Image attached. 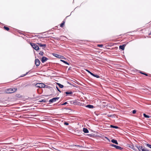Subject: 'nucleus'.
I'll return each instance as SVG.
<instances>
[{
	"label": "nucleus",
	"instance_id": "f257e3e1",
	"mask_svg": "<svg viewBox=\"0 0 151 151\" xmlns=\"http://www.w3.org/2000/svg\"><path fill=\"white\" fill-rule=\"evenodd\" d=\"M16 90L17 89L15 88H12L6 89L5 92L7 93H11L15 92Z\"/></svg>",
	"mask_w": 151,
	"mask_h": 151
},
{
	"label": "nucleus",
	"instance_id": "f03ea898",
	"mask_svg": "<svg viewBox=\"0 0 151 151\" xmlns=\"http://www.w3.org/2000/svg\"><path fill=\"white\" fill-rule=\"evenodd\" d=\"M30 44L31 46L33 48L36 50H39V47L33 43H31Z\"/></svg>",
	"mask_w": 151,
	"mask_h": 151
},
{
	"label": "nucleus",
	"instance_id": "7ed1b4c3",
	"mask_svg": "<svg viewBox=\"0 0 151 151\" xmlns=\"http://www.w3.org/2000/svg\"><path fill=\"white\" fill-rule=\"evenodd\" d=\"M35 86L37 87L43 88L45 86V85L43 83H37L35 85Z\"/></svg>",
	"mask_w": 151,
	"mask_h": 151
},
{
	"label": "nucleus",
	"instance_id": "20e7f679",
	"mask_svg": "<svg viewBox=\"0 0 151 151\" xmlns=\"http://www.w3.org/2000/svg\"><path fill=\"white\" fill-rule=\"evenodd\" d=\"M32 37H36L37 38H53L52 37H43L42 36H40L39 35H35V34H32V35H31Z\"/></svg>",
	"mask_w": 151,
	"mask_h": 151
},
{
	"label": "nucleus",
	"instance_id": "39448f33",
	"mask_svg": "<svg viewBox=\"0 0 151 151\" xmlns=\"http://www.w3.org/2000/svg\"><path fill=\"white\" fill-rule=\"evenodd\" d=\"M127 146L131 148L132 149L134 150L135 151H137V149H136V146L134 147L133 146V145L128 144L127 145Z\"/></svg>",
	"mask_w": 151,
	"mask_h": 151
},
{
	"label": "nucleus",
	"instance_id": "423d86ee",
	"mask_svg": "<svg viewBox=\"0 0 151 151\" xmlns=\"http://www.w3.org/2000/svg\"><path fill=\"white\" fill-rule=\"evenodd\" d=\"M59 99V97L54 98L50 100L49 101V102L50 103L54 102H55L56 101L58 100Z\"/></svg>",
	"mask_w": 151,
	"mask_h": 151
},
{
	"label": "nucleus",
	"instance_id": "0eeeda50",
	"mask_svg": "<svg viewBox=\"0 0 151 151\" xmlns=\"http://www.w3.org/2000/svg\"><path fill=\"white\" fill-rule=\"evenodd\" d=\"M136 148L138 149L139 151H144L145 149L142 148V147L139 146H136Z\"/></svg>",
	"mask_w": 151,
	"mask_h": 151
},
{
	"label": "nucleus",
	"instance_id": "6e6552de",
	"mask_svg": "<svg viewBox=\"0 0 151 151\" xmlns=\"http://www.w3.org/2000/svg\"><path fill=\"white\" fill-rule=\"evenodd\" d=\"M35 63L36 66H38L40 65V62L39 59H36L35 60Z\"/></svg>",
	"mask_w": 151,
	"mask_h": 151
},
{
	"label": "nucleus",
	"instance_id": "1a4fd4ad",
	"mask_svg": "<svg viewBox=\"0 0 151 151\" xmlns=\"http://www.w3.org/2000/svg\"><path fill=\"white\" fill-rule=\"evenodd\" d=\"M111 145V146L114 147L118 149L121 150L122 149V148L121 147L115 145H114L113 144Z\"/></svg>",
	"mask_w": 151,
	"mask_h": 151
},
{
	"label": "nucleus",
	"instance_id": "9d476101",
	"mask_svg": "<svg viewBox=\"0 0 151 151\" xmlns=\"http://www.w3.org/2000/svg\"><path fill=\"white\" fill-rule=\"evenodd\" d=\"M48 59L45 57H43L41 60V61L42 63H44Z\"/></svg>",
	"mask_w": 151,
	"mask_h": 151
},
{
	"label": "nucleus",
	"instance_id": "9b49d317",
	"mask_svg": "<svg viewBox=\"0 0 151 151\" xmlns=\"http://www.w3.org/2000/svg\"><path fill=\"white\" fill-rule=\"evenodd\" d=\"M111 142L113 143L116 144V145H118V142H117V141L116 140H115L114 139H112L111 140Z\"/></svg>",
	"mask_w": 151,
	"mask_h": 151
},
{
	"label": "nucleus",
	"instance_id": "f8f14e48",
	"mask_svg": "<svg viewBox=\"0 0 151 151\" xmlns=\"http://www.w3.org/2000/svg\"><path fill=\"white\" fill-rule=\"evenodd\" d=\"M83 132L85 133H88V130L86 128H83Z\"/></svg>",
	"mask_w": 151,
	"mask_h": 151
},
{
	"label": "nucleus",
	"instance_id": "ddd939ff",
	"mask_svg": "<svg viewBox=\"0 0 151 151\" xmlns=\"http://www.w3.org/2000/svg\"><path fill=\"white\" fill-rule=\"evenodd\" d=\"M86 107L89 108H92L93 107V105H88L86 106Z\"/></svg>",
	"mask_w": 151,
	"mask_h": 151
},
{
	"label": "nucleus",
	"instance_id": "4468645a",
	"mask_svg": "<svg viewBox=\"0 0 151 151\" xmlns=\"http://www.w3.org/2000/svg\"><path fill=\"white\" fill-rule=\"evenodd\" d=\"M124 45H123L122 46H120L119 47L120 49H122V50H124Z\"/></svg>",
	"mask_w": 151,
	"mask_h": 151
},
{
	"label": "nucleus",
	"instance_id": "2eb2a0df",
	"mask_svg": "<svg viewBox=\"0 0 151 151\" xmlns=\"http://www.w3.org/2000/svg\"><path fill=\"white\" fill-rule=\"evenodd\" d=\"M65 22L64 21H63L62 22V23L60 24V27H63V25H64V24H65Z\"/></svg>",
	"mask_w": 151,
	"mask_h": 151
},
{
	"label": "nucleus",
	"instance_id": "dca6fc26",
	"mask_svg": "<svg viewBox=\"0 0 151 151\" xmlns=\"http://www.w3.org/2000/svg\"><path fill=\"white\" fill-rule=\"evenodd\" d=\"M59 87L60 88H62L63 87V85L61 84H60L59 83H57Z\"/></svg>",
	"mask_w": 151,
	"mask_h": 151
},
{
	"label": "nucleus",
	"instance_id": "f3484780",
	"mask_svg": "<svg viewBox=\"0 0 151 151\" xmlns=\"http://www.w3.org/2000/svg\"><path fill=\"white\" fill-rule=\"evenodd\" d=\"M53 55H54L55 56V57H56V58H59V56H60V55L58 54H53Z\"/></svg>",
	"mask_w": 151,
	"mask_h": 151
},
{
	"label": "nucleus",
	"instance_id": "a211bd4d",
	"mask_svg": "<svg viewBox=\"0 0 151 151\" xmlns=\"http://www.w3.org/2000/svg\"><path fill=\"white\" fill-rule=\"evenodd\" d=\"M110 127H112V128H116V129H117V128H118V127H117V126H113V125H111L110 126Z\"/></svg>",
	"mask_w": 151,
	"mask_h": 151
},
{
	"label": "nucleus",
	"instance_id": "6ab92c4d",
	"mask_svg": "<svg viewBox=\"0 0 151 151\" xmlns=\"http://www.w3.org/2000/svg\"><path fill=\"white\" fill-rule=\"evenodd\" d=\"M4 28L6 30H7V31H8L9 30V28H8V27H5V26H4Z\"/></svg>",
	"mask_w": 151,
	"mask_h": 151
},
{
	"label": "nucleus",
	"instance_id": "aec40b11",
	"mask_svg": "<svg viewBox=\"0 0 151 151\" xmlns=\"http://www.w3.org/2000/svg\"><path fill=\"white\" fill-rule=\"evenodd\" d=\"M60 61H62V62H63L64 63H65V64H66L68 65H69V64L67 63V62H66L65 61H64L63 60H60Z\"/></svg>",
	"mask_w": 151,
	"mask_h": 151
},
{
	"label": "nucleus",
	"instance_id": "412c9836",
	"mask_svg": "<svg viewBox=\"0 0 151 151\" xmlns=\"http://www.w3.org/2000/svg\"><path fill=\"white\" fill-rule=\"evenodd\" d=\"M65 93L67 94H70L72 93V92L71 91L70 92H66Z\"/></svg>",
	"mask_w": 151,
	"mask_h": 151
},
{
	"label": "nucleus",
	"instance_id": "4be33fe9",
	"mask_svg": "<svg viewBox=\"0 0 151 151\" xmlns=\"http://www.w3.org/2000/svg\"><path fill=\"white\" fill-rule=\"evenodd\" d=\"M144 116L146 118H149L150 116L147 115H146L145 114H143Z\"/></svg>",
	"mask_w": 151,
	"mask_h": 151
},
{
	"label": "nucleus",
	"instance_id": "5701e85b",
	"mask_svg": "<svg viewBox=\"0 0 151 151\" xmlns=\"http://www.w3.org/2000/svg\"><path fill=\"white\" fill-rule=\"evenodd\" d=\"M86 70L88 72V73H90L91 75H93V74L90 72L89 71L87 70Z\"/></svg>",
	"mask_w": 151,
	"mask_h": 151
},
{
	"label": "nucleus",
	"instance_id": "b1692460",
	"mask_svg": "<svg viewBox=\"0 0 151 151\" xmlns=\"http://www.w3.org/2000/svg\"><path fill=\"white\" fill-rule=\"evenodd\" d=\"M92 76L95 77H96L97 78H99V76H98V75H95V74H93V75H92Z\"/></svg>",
	"mask_w": 151,
	"mask_h": 151
},
{
	"label": "nucleus",
	"instance_id": "393cba45",
	"mask_svg": "<svg viewBox=\"0 0 151 151\" xmlns=\"http://www.w3.org/2000/svg\"><path fill=\"white\" fill-rule=\"evenodd\" d=\"M39 54L40 55H42V56L43 55V54H44V53L42 52H41V51H40L39 53Z\"/></svg>",
	"mask_w": 151,
	"mask_h": 151
},
{
	"label": "nucleus",
	"instance_id": "a878e982",
	"mask_svg": "<svg viewBox=\"0 0 151 151\" xmlns=\"http://www.w3.org/2000/svg\"><path fill=\"white\" fill-rule=\"evenodd\" d=\"M146 145L148 147H149L151 148V145H149V144H147Z\"/></svg>",
	"mask_w": 151,
	"mask_h": 151
},
{
	"label": "nucleus",
	"instance_id": "bb28decb",
	"mask_svg": "<svg viewBox=\"0 0 151 151\" xmlns=\"http://www.w3.org/2000/svg\"><path fill=\"white\" fill-rule=\"evenodd\" d=\"M59 58H62L63 59L64 58V57L63 56L60 55L59 57Z\"/></svg>",
	"mask_w": 151,
	"mask_h": 151
},
{
	"label": "nucleus",
	"instance_id": "cd10ccee",
	"mask_svg": "<svg viewBox=\"0 0 151 151\" xmlns=\"http://www.w3.org/2000/svg\"><path fill=\"white\" fill-rule=\"evenodd\" d=\"M39 45H40V46H41V47H42V46H45V45H42V44H39Z\"/></svg>",
	"mask_w": 151,
	"mask_h": 151
},
{
	"label": "nucleus",
	"instance_id": "c85d7f7f",
	"mask_svg": "<svg viewBox=\"0 0 151 151\" xmlns=\"http://www.w3.org/2000/svg\"><path fill=\"white\" fill-rule=\"evenodd\" d=\"M98 47H101L103 46V45H97Z\"/></svg>",
	"mask_w": 151,
	"mask_h": 151
},
{
	"label": "nucleus",
	"instance_id": "c756f323",
	"mask_svg": "<svg viewBox=\"0 0 151 151\" xmlns=\"http://www.w3.org/2000/svg\"><path fill=\"white\" fill-rule=\"evenodd\" d=\"M136 112V111L135 110H134L132 111V113L133 114H135Z\"/></svg>",
	"mask_w": 151,
	"mask_h": 151
},
{
	"label": "nucleus",
	"instance_id": "7c9ffc66",
	"mask_svg": "<svg viewBox=\"0 0 151 151\" xmlns=\"http://www.w3.org/2000/svg\"><path fill=\"white\" fill-rule=\"evenodd\" d=\"M64 124L66 125H68V123L67 122H65L64 123Z\"/></svg>",
	"mask_w": 151,
	"mask_h": 151
},
{
	"label": "nucleus",
	"instance_id": "2f4dec72",
	"mask_svg": "<svg viewBox=\"0 0 151 151\" xmlns=\"http://www.w3.org/2000/svg\"><path fill=\"white\" fill-rule=\"evenodd\" d=\"M56 88L57 89V90H58L59 92H60V91L59 90V89L57 87H56Z\"/></svg>",
	"mask_w": 151,
	"mask_h": 151
},
{
	"label": "nucleus",
	"instance_id": "473e14b6",
	"mask_svg": "<svg viewBox=\"0 0 151 151\" xmlns=\"http://www.w3.org/2000/svg\"><path fill=\"white\" fill-rule=\"evenodd\" d=\"M108 116H109L113 117L114 116V115H108Z\"/></svg>",
	"mask_w": 151,
	"mask_h": 151
},
{
	"label": "nucleus",
	"instance_id": "72a5a7b5",
	"mask_svg": "<svg viewBox=\"0 0 151 151\" xmlns=\"http://www.w3.org/2000/svg\"><path fill=\"white\" fill-rule=\"evenodd\" d=\"M45 100H42V101H40V102H45Z\"/></svg>",
	"mask_w": 151,
	"mask_h": 151
},
{
	"label": "nucleus",
	"instance_id": "f704fd0d",
	"mask_svg": "<svg viewBox=\"0 0 151 151\" xmlns=\"http://www.w3.org/2000/svg\"><path fill=\"white\" fill-rule=\"evenodd\" d=\"M144 150V151H149L148 150L145 149Z\"/></svg>",
	"mask_w": 151,
	"mask_h": 151
},
{
	"label": "nucleus",
	"instance_id": "c9c22d12",
	"mask_svg": "<svg viewBox=\"0 0 151 151\" xmlns=\"http://www.w3.org/2000/svg\"><path fill=\"white\" fill-rule=\"evenodd\" d=\"M67 102H65V103L63 104V105H65V104H67Z\"/></svg>",
	"mask_w": 151,
	"mask_h": 151
},
{
	"label": "nucleus",
	"instance_id": "e433bc0d",
	"mask_svg": "<svg viewBox=\"0 0 151 151\" xmlns=\"http://www.w3.org/2000/svg\"><path fill=\"white\" fill-rule=\"evenodd\" d=\"M28 73V72H27L26 73V74H25L24 75V76H25L26 74H27Z\"/></svg>",
	"mask_w": 151,
	"mask_h": 151
},
{
	"label": "nucleus",
	"instance_id": "4c0bfd02",
	"mask_svg": "<svg viewBox=\"0 0 151 151\" xmlns=\"http://www.w3.org/2000/svg\"><path fill=\"white\" fill-rule=\"evenodd\" d=\"M143 74H144V75H145L146 76H147V74H146V73H143Z\"/></svg>",
	"mask_w": 151,
	"mask_h": 151
},
{
	"label": "nucleus",
	"instance_id": "58836bf2",
	"mask_svg": "<svg viewBox=\"0 0 151 151\" xmlns=\"http://www.w3.org/2000/svg\"><path fill=\"white\" fill-rule=\"evenodd\" d=\"M106 139H107L108 140H109V139H108V138H107V137H106Z\"/></svg>",
	"mask_w": 151,
	"mask_h": 151
},
{
	"label": "nucleus",
	"instance_id": "ea45409f",
	"mask_svg": "<svg viewBox=\"0 0 151 151\" xmlns=\"http://www.w3.org/2000/svg\"><path fill=\"white\" fill-rule=\"evenodd\" d=\"M151 34V32L149 33V35H150Z\"/></svg>",
	"mask_w": 151,
	"mask_h": 151
},
{
	"label": "nucleus",
	"instance_id": "a19ab883",
	"mask_svg": "<svg viewBox=\"0 0 151 151\" xmlns=\"http://www.w3.org/2000/svg\"><path fill=\"white\" fill-rule=\"evenodd\" d=\"M140 73H142V74H143V73H142V72H141Z\"/></svg>",
	"mask_w": 151,
	"mask_h": 151
},
{
	"label": "nucleus",
	"instance_id": "79ce46f5",
	"mask_svg": "<svg viewBox=\"0 0 151 151\" xmlns=\"http://www.w3.org/2000/svg\"><path fill=\"white\" fill-rule=\"evenodd\" d=\"M29 38H31L30 37H28Z\"/></svg>",
	"mask_w": 151,
	"mask_h": 151
}]
</instances>
